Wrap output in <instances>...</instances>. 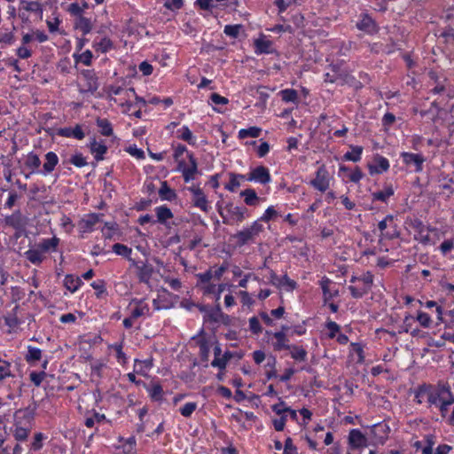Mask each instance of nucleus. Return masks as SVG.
<instances>
[{"instance_id":"f257e3e1","label":"nucleus","mask_w":454,"mask_h":454,"mask_svg":"<svg viewBox=\"0 0 454 454\" xmlns=\"http://www.w3.org/2000/svg\"><path fill=\"white\" fill-rule=\"evenodd\" d=\"M427 402L429 403L453 404L454 395L450 387L447 383H439L434 390L428 393Z\"/></svg>"},{"instance_id":"f03ea898","label":"nucleus","mask_w":454,"mask_h":454,"mask_svg":"<svg viewBox=\"0 0 454 454\" xmlns=\"http://www.w3.org/2000/svg\"><path fill=\"white\" fill-rule=\"evenodd\" d=\"M262 231V224L259 221H254L250 226L238 231L233 238L236 239L237 246L243 247L254 242Z\"/></svg>"},{"instance_id":"7ed1b4c3","label":"nucleus","mask_w":454,"mask_h":454,"mask_svg":"<svg viewBox=\"0 0 454 454\" xmlns=\"http://www.w3.org/2000/svg\"><path fill=\"white\" fill-rule=\"evenodd\" d=\"M411 227L414 231V239L424 247L434 246L430 239V225H426L421 220L416 218L411 221Z\"/></svg>"},{"instance_id":"20e7f679","label":"nucleus","mask_w":454,"mask_h":454,"mask_svg":"<svg viewBox=\"0 0 454 454\" xmlns=\"http://www.w3.org/2000/svg\"><path fill=\"white\" fill-rule=\"evenodd\" d=\"M79 86L82 93L93 94L98 89V78L95 73L91 70L82 71Z\"/></svg>"},{"instance_id":"39448f33","label":"nucleus","mask_w":454,"mask_h":454,"mask_svg":"<svg viewBox=\"0 0 454 454\" xmlns=\"http://www.w3.org/2000/svg\"><path fill=\"white\" fill-rule=\"evenodd\" d=\"M223 210H225L229 214L230 219L236 221L238 223H241L244 221V219L246 218V213L247 211V209L245 207L234 206L233 203L231 202L227 203L223 209L220 206H218V212L223 219V223H229V221L224 216Z\"/></svg>"},{"instance_id":"423d86ee","label":"nucleus","mask_w":454,"mask_h":454,"mask_svg":"<svg viewBox=\"0 0 454 454\" xmlns=\"http://www.w3.org/2000/svg\"><path fill=\"white\" fill-rule=\"evenodd\" d=\"M187 190L192 194V202L195 207L200 208L204 213H208L211 207L208 204L207 196L202 189L198 185H192Z\"/></svg>"},{"instance_id":"0eeeda50","label":"nucleus","mask_w":454,"mask_h":454,"mask_svg":"<svg viewBox=\"0 0 454 454\" xmlns=\"http://www.w3.org/2000/svg\"><path fill=\"white\" fill-rule=\"evenodd\" d=\"M35 414L29 408L20 409L13 415V425L32 430Z\"/></svg>"},{"instance_id":"6e6552de","label":"nucleus","mask_w":454,"mask_h":454,"mask_svg":"<svg viewBox=\"0 0 454 454\" xmlns=\"http://www.w3.org/2000/svg\"><path fill=\"white\" fill-rule=\"evenodd\" d=\"M190 164L185 166L183 161L178 164V170L182 172L184 180L185 183H189L195 178V175L198 173L197 160L192 153H188Z\"/></svg>"},{"instance_id":"1a4fd4ad","label":"nucleus","mask_w":454,"mask_h":454,"mask_svg":"<svg viewBox=\"0 0 454 454\" xmlns=\"http://www.w3.org/2000/svg\"><path fill=\"white\" fill-rule=\"evenodd\" d=\"M4 223L6 226L12 227L17 231H22L27 225L28 219L20 210H17L12 215L5 216Z\"/></svg>"},{"instance_id":"9d476101","label":"nucleus","mask_w":454,"mask_h":454,"mask_svg":"<svg viewBox=\"0 0 454 454\" xmlns=\"http://www.w3.org/2000/svg\"><path fill=\"white\" fill-rule=\"evenodd\" d=\"M103 215L90 213L84 215L78 223V229L82 233L91 232L94 231L95 226L101 221Z\"/></svg>"},{"instance_id":"9b49d317","label":"nucleus","mask_w":454,"mask_h":454,"mask_svg":"<svg viewBox=\"0 0 454 454\" xmlns=\"http://www.w3.org/2000/svg\"><path fill=\"white\" fill-rule=\"evenodd\" d=\"M310 184L320 192H325L329 188L330 180L328 171L324 165L318 168L316 177L310 181Z\"/></svg>"},{"instance_id":"f8f14e48","label":"nucleus","mask_w":454,"mask_h":454,"mask_svg":"<svg viewBox=\"0 0 454 454\" xmlns=\"http://www.w3.org/2000/svg\"><path fill=\"white\" fill-rule=\"evenodd\" d=\"M401 157L404 164L407 166H414L416 172H421L423 170V164L426 159L422 154L403 152L401 153Z\"/></svg>"},{"instance_id":"ddd939ff","label":"nucleus","mask_w":454,"mask_h":454,"mask_svg":"<svg viewBox=\"0 0 454 454\" xmlns=\"http://www.w3.org/2000/svg\"><path fill=\"white\" fill-rule=\"evenodd\" d=\"M248 181H255L262 184H269L271 181L270 171L263 166H259L254 168L247 177Z\"/></svg>"},{"instance_id":"4468645a","label":"nucleus","mask_w":454,"mask_h":454,"mask_svg":"<svg viewBox=\"0 0 454 454\" xmlns=\"http://www.w3.org/2000/svg\"><path fill=\"white\" fill-rule=\"evenodd\" d=\"M361 20L356 23V27L369 35L378 32L376 22L367 13L361 14Z\"/></svg>"},{"instance_id":"2eb2a0df","label":"nucleus","mask_w":454,"mask_h":454,"mask_svg":"<svg viewBox=\"0 0 454 454\" xmlns=\"http://www.w3.org/2000/svg\"><path fill=\"white\" fill-rule=\"evenodd\" d=\"M389 431V427L384 422L373 425L371 429V433L373 435L375 442L381 444H383L387 439Z\"/></svg>"},{"instance_id":"dca6fc26","label":"nucleus","mask_w":454,"mask_h":454,"mask_svg":"<svg viewBox=\"0 0 454 454\" xmlns=\"http://www.w3.org/2000/svg\"><path fill=\"white\" fill-rule=\"evenodd\" d=\"M129 305H135L134 308H132L130 310V316L134 319H137L142 316L148 315L149 313V306L142 299H133Z\"/></svg>"},{"instance_id":"f3484780","label":"nucleus","mask_w":454,"mask_h":454,"mask_svg":"<svg viewBox=\"0 0 454 454\" xmlns=\"http://www.w3.org/2000/svg\"><path fill=\"white\" fill-rule=\"evenodd\" d=\"M57 134L63 137H74L78 140H82L85 137V133L79 124H76L74 128H61L58 130Z\"/></svg>"},{"instance_id":"a211bd4d","label":"nucleus","mask_w":454,"mask_h":454,"mask_svg":"<svg viewBox=\"0 0 454 454\" xmlns=\"http://www.w3.org/2000/svg\"><path fill=\"white\" fill-rule=\"evenodd\" d=\"M374 165H369V172L371 175L381 174L389 168L388 160L381 155H377L374 158Z\"/></svg>"},{"instance_id":"6ab92c4d","label":"nucleus","mask_w":454,"mask_h":454,"mask_svg":"<svg viewBox=\"0 0 454 454\" xmlns=\"http://www.w3.org/2000/svg\"><path fill=\"white\" fill-rule=\"evenodd\" d=\"M273 336L276 339V341L273 343L274 350L281 351L284 349H291L292 345H289V340L286 337V333L283 331L276 332L273 333Z\"/></svg>"},{"instance_id":"aec40b11","label":"nucleus","mask_w":454,"mask_h":454,"mask_svg":"<svg viewBox=\"0 0 454 454\" xmlns=\"http://www.w3.org/2000/svg\"><path fill=\"white\" fill-rule=\"evenodd\" d=\"M254 51L256 54H269L273 51L272 42L266 40L263 35L254 40Z\"/></svg>"},{"instance_id":"412c9836","label":"nucleus","mask_w":454,"mask_h":454,"mask_svg":"<svg viewBox=\"0 0 454 454\" xmlns=\"http://www.w3.org/2000/svg\"><path fill=\"white\" fill-rule=\"evenodd\" d=\"M59 163L58 155L53 152H49L45 154V162L43 163V174L47 175L51 173L57 164Z\"/></svg>"},{"instance_id":"4be33fe9","label":"nucleus","mask_w":454,"mask_h":454,"mask_svg":"<svg viewBox=\"0 0 454 454\" xmlns=\"http://www.w3.org/2000/svg\"><path fill=\"white\" fill-rule=\"evenodd\" d=\"M59 243V239H58L57 237H53L51 239H43L42 242H40L36 247L43 254L50 251H56Z\"/></svg>"},{"instance_id":"5701e85b","label":"nucleus","mask_w":454,"mask_h":454,"mask_svg":"<svg viewBox=\"0 0 454 454\" xmlns=\"http://www.w3.org/2000/svg\"><path fill=\"white\" fill-rule=\"evenodd\" d=\"M90 149L97 161L102 160L104 154L107 152L106 145L98 143L95 139L90 144Z\"/></svg>"},{"instance_id":"b1692460","label":"nucleus","mask_w":454,"mask_h":454,"mask_svg":"<svg viewBox=\"0 0 454 454\" xmlns=\"http://www.w3.org/2000/svg\"><path fill=\"white\" fill-rule=\"evenodd\" d=\"M365 437L358 429H352L348 434L349 443L355 447L359 448L365 444Z\"/></svg>"},{"instance_id":"393cba45","label":"nucleus","mask_w":454,"mask_h":454,"mask_svg":"<svg viewBox=\"0 0 454 454\" xmlns=\"http://www.w3.org/2000/svg\"><path fill=\"white\" fill-rule=\"evenodd\" d=\"M159 196L162 200L172 201L176 200V193L171 189L166 181L161 183L160 188L159 189Z\"/></svg>"},{"instance_id":"a878e982","label":"nucleus","mask_w":454,"mask_h":454,"mask_svg":"<svg viewBox=\"0 0 454 454\" xmlns=\"http://www.w3.org/2000/svg\"><path fill=\"white\" fill-rule=\"evenodd\" d=\"M26 258L33 264L39 265L44 260V255L37 247L35 249H28L25 252Z\"/></svg>"},{"instance_id":"bb28decb","label":"nucleus","mask_w":454,"mask_h":454,"mask_svg":"<svg viewBox=\"0 0 454 454\" xmlns=\"http://www.w3.org/2000/svg\"><path fill=\"white\" fill-rule=\"evenodd\" d=\"M82 284V282L79 277H75L72 274H68L65 277L64 286L71 293H74Z\"/></svg>"},{"instance_id":"cd10ccee","label":"nucleus","mask_w":454,"mask_h":454,"mask_svg":"<svg viewBox=\"0 0 454 454\" xmlns=\"http://www.w3.org/2000/svg\"><path fill=\"white\" fill-rule=\"evenodd\" d=\"M240 196L244 198V201L248 206H256L260 198L257 196L254 189H246L240 192Z\"/></svg>"},{"instance_id":"c85d7f7f","label":"nucleus","mask_w":454,"mask_h":454,"mask_svg":"<svg viewBox=\"0 0 454 454\" xmlns=\"http://www.w3.org/2000/svg\"><path fill=\"white\" fill-rule=\"evenodd\" d=\"M32 430L28 429V428H26V427H18V426H12V427L11 428V432L14 437V439L17 441V442H25L27 441L29 434L31 433Z\"/></svg>"},{"instance_id":"c756f323","label":"nucleus","mask_w":454,"mask_h":454,"mask_svg":"<svg viewBox=\"0 0 454 454\" xmlns=\"http://www.w3.org/2000/svg\"><path fill=\"white\" fill-rule=\"evenodd\" d=\"M74 27L81 30L83 35H87L92 30V24L90 19L80 16L75 20Z\"/></svg>"},{"instance_id":"7c9ffc66","label":"nucleus","mask_w":454,"mask_h":454,"mask_svg":"<svg viewBox=\"0 0 454 454\" xmlns=\"http://www.w3.org/2000/svg\"><path fill=\"white\" fill-rule=\"evenodd\" d=\"M157 222L165 224L166 221L173 217V214L167 206H160L155 208Z\"/></svg>"},{"instance_id":"2f4dec72","label":"nucleus","mask_w":454,"mask_h":454,"mask_svg":"<svg viewBox=\"0 0 454 454\" xmlns=\"http://www.w3.org/2000/svg\"><path fill=\"white\" fill-rule=\"evenodd\" d=\"M20 5L27 12H35L38 13L40 16L43 15V7L41 3L38 1L27 2L25 0H21Z\"/></svg>"},{"instance_id":"473e14b6","label":"nucleus","mask_w":454,"mask_h":454,"mask_svg":"<svg viewBox=\"0 0 454 454\" xmlns=\"http://www.w3.org/2000/svg\"><path fill=\"white\" fill-rule=\"evenodd\" d=\"M393 215H387L382 221H380L379 223H378V228L379 230L380 231V237L382 238H387V239H395L396 237H398V234L396 232H394V233H384V231L387 229V223L390 222L392 223L393 222Z\"/></svg>"},{"instance_id":"72a5a7b5","label":"nucleus","mask_w":454,"mask_h":454,"mask_svg":"<svg viewBox=\"0 0 454 454\" xmlns=\"http://www.w3.org/2000/svg\"><path fill=\"white\" fill-rule=\"evenodd\" d=\"M394 195V189L391 185L386 186L383 191L375 192L372 194L373 200L387 202Z\"/></svg>"},{"instance_id":"f704fd0d","label":"nucleus","mask_w":454,"mask_h":454,"mask_svg":"<svg viewBox=\"0 0 454 454\" xmlns=\"http://www.w3.org/2000/svg\"><path fill=\"white\" fill-rule=\"evenodd\" d=\"M93 48L96 51L106 53L114 48V43L109 38L104 37L99 42H94Z\"/></svg>"},{"instance_id":"c9c22d12","label":"nucleus","mask_w":454,"mask_h":454,"mask_svg":"<svg viewBox=\"0 0 454 454\" xmlns=\"http://www.w3.org/2000/svg\"><path fill=\"white\" fill-rule=\"evenodd\" d=\"M13 376L14 375L12 373V364L0 357V383H2L5 379Z\"/></svg>"},{"instance_id":"e433bc0d","label":"nucleus","mask_w":454,"mask_h":454,"mask_svg":"<svg viewBox=\"0 0 454 454\" xmlns=\"http://www.w3.org/2000/svg\"><path fill=\"white\" fill-rule=\"evenodd\" d=\"M42 357V350L38 348L28 346L27 353L25 356V359L28 364H34L39 361Z\"/></svg>"},{"instance_id":"4c0bfd02","label":"nucleus","mask_w":454,"mask_h":454,"mask_svg":"<svg viewBox=\"0 0 454 454\" xmlns=\"http://www.w3.org/2000/svg\"><path fill=\"white\" fill-rule=\"evenodd\" d=\"M352 151L347 152L343 158L345 160H350L353 162H357L361 159V154L363 153V147L362 146H351Z\"/></svg>"},{"instance_id":"58836bf2","label":"nucleus","mask_w":454,"mask_h":454,"mask_svg":"<svg viewBox=\"0 0 454 454\" xmlns=\"http://www.w3.org/2000/svg\"><path fill=\"white\" fill-rule=\"evenodd\" d=\"M97 126L100 129V133L103 136L109 137L113 134V128L111 122L107 119H100L97 120Z\"/></svg>"},{"instance_id":"ea45409f","label":"nucleus","mask_w":454,"mask_h":454,"mask_svg":"<svg viewBox=\"0 0 454 454\" xmlns=\"http://www.w3.org/2000/svg\"><path fill=\"white\" fill-rule=\"evenodd\" d=\"M25 164L27 168L32 169V171L30 173V174H32V173H35V170L39 168V167L41 165V160L35 153H30L27 156Z\"/></svg>"},{"instance_id":"a19ab883","label":"nucleus","mask_w":454,"mask_h":454,"mask_svg":"<svg viewBox=\"0 0 454 454\" xmlns=\"http://www.w3.org/2000/svg\"><path fill=\"white\" fill-rule=\"evenodd\" d=\"M243 175H238L234 173L230 174V181L225 184V189L230 192H235L240 186V179H243Z\"/></svg>"},{"instance_id":"79ce46f5","label":"nucleus","mask_w":454,"mask_h":454,"mask_svg":"<svg viewBox=\"0 0 454 454\" xmlns=\"http://www.w3.org/2000/svg\"><path fill=\"white\" fill-rule=\"evenodd\" d=\"M291 356L297 361H305L307 358V351L302 348L295 345L291 346Z\"/></svg>"},{"instance_id":"37998d69","label":"nucleus","mask_w":454,"mask_h":454,"mask_svg":"<svg viewBox=\"0 0 454 454\" xmlns=\"http://www.w3.org/2000/svg\"><path fill=\"white\" fill-rule=\"evenodd\" d=\"M261 129L258 127H250L248 129H242L239 131V137L244 139L247 137H258L261 134Z\"/></svg>"},{"instance_id":"c03bdc74","label":"nucleus","mask_w":454,"mask_h":454,"mask_svg":"<svg viewBox=\"0 0 454 454\" xmlns=\"http://www.w3.org/2000/svg\"><path fill=\"white\" fill-rule=\"evenodd\" d=\"M113 251L118 255H121L129 260H131L130 254L132 253V249L126 245L116 243L113 246Z\"/></svg>"},{"instance_id":"a18cd8bd","label":"nucleus","mask_w":454,"mask_h":454,"mask_svg":"<svg viewBox=\"0 0 454 454\" xmlns=\"http://www.w3.org/2000/svg\"><path fill=\"white\" fill-rule=\"evenodd\" d=\"M46 438L47 437L43 433H40V432L35 433L34 435L33 442H31V445H30V450H32L34 451L40 450L43 446V442Z\"/></svg>"},{"instance_id":"49530a36","label":"nucleus","mask_w":454,"mask_h":454,"mask_svg":"<svg viewBox=\"0 0 454 454\" xmlns=\"http://www.w3.org/2000/svg\"><path fill=\"white\" fill-rule=\"evenodd\" d=\"M280 93L282 96V100L286 103H289V102L294 103L298 99V93L294 89H286V90H281Z\"/></svg>"},{"instance_id":"de8ad7c7","label":"nucleus","mask_w":454,"mask_h":454,"mask_svg":"<svg viewBox=\"0 0 454 454\" xmlns=\"http://www.w3.org/2000/svg\"><path fill=\"white\" fill-rule=\"evenodd\" d=\"M197 403L194 402L186 403L179 409V411L184 418H189L197 409Z\"/></svg>"},{"instance_id":"09e8293b","label":"nucleus","mask_w":454,"mask_h":454,"mask_svg":"<svg viewBox=\"0 0 454 454\" xmlns=\"http://www.w3.org/2000/svg\"><path fill=\"white\" fill-rule=\"evenodd\" d=\"M149 394L152 399L155 401L161 400L163 396L162 387L160 384H153L149 389Z\"/></svg>"},{"instance_id":"8fccbe9b","label":"nucleus","mask_w":454,"mask_h":454,"mask_svg":"<svg viewBox=\"0 0 454 454\" xmlns=\"http://www.w3.org/2000/svg\"><path fill=\"white\" fill-rule=\"evenodd\" d=\"M242 28L241 25H226L224 27V34L231 38H237Z\"/></svg>"},{"instance_id":"3c124183","label":"nucleus","mask_w":454,"mask_h":454,"mask_svg":"<svg viewBox=\"0 0 454 454\" xmlns=\"http://www.w3.org/2000/svg\"><path fill=\"white\" fill-rule=\"evenodd\" d=\"M358 282L363 283V287L368 288L369 292L373 283V275L370 271H367L366 273L359 277Z\"/></svg>"},{"instance_id":"603ef678","label":"nucleus","mask_w":454,"mask_h":454,"mask_svg":"<svg viewBox=\"0 0 454 454\" xmlns=\"http://www.w3.org/2000/svg\"><path fill=\"white\" fill-rule=\"evenodd\" d=\"M180 135L178 136L179 138L183 139L184 141H186L189 144H194L193 136L192 131L187 126H184L180 130Z\"/></svg>"},{"instance_id":"864d4df0","label":"nucleus","mask_w":454,"mask_h":454,"mask_svg":"<svg viewBox=\"0 0 454 454\" xmlns=\"http://www.w3.org/2000/svg\"><path fill=\"white\" fill-rule=\"evenodd\" d=\"M348 290L353 298L358 299L368 293V288L363 286H349Z\"/></svg>"},{"instance_id":"5fc2aeb1","label":"nucleus","mask_w":454,"mask_h":454,"mask_svg":"<svg viewBox=\"0 0 454 454\" xmlns=\"http://www.w3.org/2000/svg\"><path fill=\"white\" fill-rule=\"evenodd\" d=\"M281 287H285L287 291H293L296 288L297 284L294 280L291 279L287 275H284L280 278Z\"/></svg>"},{"instance_id":"6e6d98bb","label":"nucleus","mask_w":454,"mask_h":454,"mask_svg":"<svg viewBox=\"0 0 454 454\" xmlns=\"http://www.w3.org/2000/svg\"><path fill=\"white\" fill-rule=\"evenodd\" d=\"M69 161L77 168H82L87 165L86 159L82 153H75L70 158Z\"/></svg>"},{"instance_id":"4d7b16f0","label":"nucleus","mask_w":454,"mask_h":454,"mask_svg":"<svg viewBox=\"0 0 454 454\" xmlns=\"http://www.w3.org/2000/svg\"><path fill=\"white\" fill-rule=\"evenodd\" d=\"M454 248V239H445L439 247V250L441 251L442 255H446Z\"/></svg>"},{"instance_id":"13d9d810","label":"nucleus","mask_w":454,"mask_h":454,"mask_svg":"<svg viewBox=\"0 0 454 454\" xmlns=\"http://www.w3.org/2000/svg\"><path fill=\"white\" fill-rule=\"evenodd\" d=\"M417 320L423 327H429L432 322L430 316L423 311L418 313Z\"/></svg>"},{"instance_id":"bf43d9fd","label":"nucleus","mask_w":454,"mask_h":454,"mask_svg":"<svg viewBox=\"0 0 454 454\" xmlns=\"http://www.w3.org/2000/svg\"><path fill=\"white\" fill-rule=\"evenodd\" d=\"M431 236L430 239L434 241V246L444 236V231L441 229L430 225Z\"/></svg>"},{"instance_id":"052dcab7","label":"nucleus","mask_w":454,"mask_h":454,"mask_svg":"<svg viewBox=\"0 0 454 454\" xmlns=\"http://www.w3.org/2000/svg\"><path fill=\"white\" fill-rule=\"evenodd\" d=\"M249 329L254 334H259L262 333V326L259 322V319L256 317H252L249 319Z\"/></svg>"},{"instance_id":"680f3d73","label":"nucleus","mask_w":454,"mask_h":454,"mask_svg":"<svg viewBox=\"0 0 454 454\" xmlns=\"http://www.w3.org/2000/svg\"><path fill=\"white\" fill-rule=\"evenodd\" d=\"M196 278L199 279L200 284H208L210 280L214 278V274L212 272V270L209 269L205 272L197 274Z\"/></svg>"},{"instance_id":"e2e57ef3","label":"nucleus","mask_w":454,"mask_h":454,"mask_svg":"<svg viewBox=\"0 0 454 454\" xmlns=\"http://www.w3.org/2000/svg\"><path fill=\"white\" fill-rule=\"evenodd\" d=\"M271 409L277 415L286 416V413H287L289 407L286 406L285 402L280 401L279 403L272 405Z\"/></svg>"},{"instance_id":"0e129e2a","label":"nucleus","mask_w":454,"mask_h":454,"mask_svg":"<svg viewBox=\"0 0 454 454\" xmlns=\"http://www.w3.org/2000/svg\"><path fill=\"white\" fill-rule=\"evenodd\" d=\"M45 376H46V373L44 372H33L29 375L31 381L36 387H39L41 385V383L44 380Z\"/></svg>"},{"instance_id":"69168bd1","label":"nucleus","mask_w":454,"mask_h":454,"mask_svg":"<svg viewBox=\"0 0 454 454\" xmlns=\"http://www.w3.org/2000/svg\"><path fill=\"white\" fill-rule=\"evenodd\" d=\"M15 41V35L13 32L3 33L0 35V44L11 45Z\"/></svg>"},{"instance_id":"338daca9","label":"nucleus","mask_w":454,"mask_h":454,"mask_svg":"<svg viewBox=\"0 0 454 454\" xmlns=\"http://www.w3.org/2000/svg\"><path fill=\"white\" fill-rule=\"evenodd\" d=\"M228 363V358H226V355H223L222 357H215V359L212 361L211 365L213 367H217L221 370L225 369L226 364Z\"/></svg>"},{"instance_id":"774afa93","label":"nucleus","mask_w":454,"mask_h":454,"mask_svg":"<svg viewBox=\"0 0 454 454\" xmlns=\"http://www.w3.org/2000/svg\"><path fill=\"white\" fill-rule=\"evenodd\" d=\"M296 447L293 444V441L290 437L286 438L285 442V448L283 454H295Z\"/></svg>"}]
</instances>
